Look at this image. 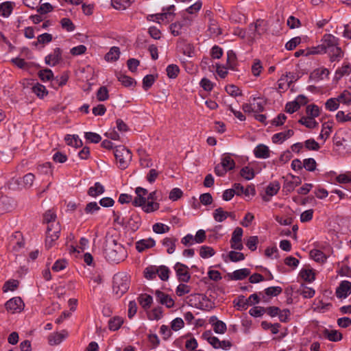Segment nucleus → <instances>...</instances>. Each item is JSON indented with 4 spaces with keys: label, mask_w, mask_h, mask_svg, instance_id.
Returning a JSON list of instances; mask_svg holds the SVG:
<instances>
[{
    "label": "nucleus",
    "mask_w": 351,
    "mask_h": 351,
    "mask_svg": "<svg viewBox=\"0 0 351 351\" xmlns=\"http://www.w3.org/2000/svg\"><path fill=\"white\" fill-rule=\"evenodd\" d=\"M52 229L47 230L46 232V239H45V247L47 249L52 247L56 241L60 237V226L58 225L56 223L52 224L50 226Z\"/></svg>",
    "instance_id": "5"
},
{
    "label": "nucleus",
    "mask_w": 351,
    "mask_h": 351,
    "mask_svg": "<svg viewBox=\"0 0 351 351\" xmlns=\"http://www.w3.org/2000/svg\"><path fill=\"white\" fill-rule=\"evenodd\" d=\"M177 241L172 237H165L162 239V244L168 254H171L175 252Z\"/></svg>",
    "instance_id": "32"
},
{
    "label": "nucleus",
    "mask_w": 351,
    "mask_h": 351,
    "mask_svg": "<svg viewBox=\"0 0 351 351\" xmlns=\"http://www.w3.org/2000/svg\"><path fill=\"white\" fill-rule=\"evenodd\" d=\"M13 208L12 201L7 196L0 197V214L11 210Z\"/></svg>",
    "instance_id": "33"
},
{
    "label": "nucleus",
    "mask_w": 351,
    "mask_h": 351,
    "mask_svg": "<svg viewBox=\"0 0 351 351\" xmlns=\"http://www.w3.org/2000/svg\"><path fill=\"white\" fill-rule=\"evenodd\" d=\"M191 287L185 283L179 284L176 289V293L178 296L182 297L191 292Z\"/></svg>",
    "instance_id": "57"
},
{
    "label": "nucleus",
    "mask_w": 351,
    "mask_h": 351,
    "mask_svg": "<svg viewBox=\"0 0 351 351\" xmlns=\"http://www.w3.org/2000/svg\"><path fill=\"white\" fill-rule=\"evenodd\" d=\"M335 117L339 123L351 121V112L346 114L345 112L340 110L337 112Z\"/></svg>",
    "instance_id": "64"
},
{
    "label": "nucleus",
    "mask_w": 351,
    "mask_h": 351,
    "mask_svg": "<svg viewBox=\"0 0 351 351\" xmlns=\"http://www.w3.org/2000/svg\"><path fill=\"white\" fill-rule=\"evenodd\" d=\"M104 191V186L100 182H97L88 189V195L92 197H96L103 194Z\"/></svg>",
    "instance_id": "34"
},
{
    "label": "nucleus",
    "mask_w": 351,
    "mask_h": 351,
    "mask_svg": "<svg viewBox=\"0 0 351 351\" xmlns=\"http://www.w3.org/2000/svg\"><path fill=\"white\" fill-rule=\"evenodd\" d=\"M114 156L119 167L124 169L127 168L132 160V154L125 147L119 145L115 148Z\"/></svg>",
    "instance_id": "4"
},
{
    "label": "nucleus",
    "mask_w": 351,
    "mask_h": 351,
    "mask_svg": "<svg viewBox=\"0 0 351 351\" xmlns=\"http://www.w3.org/2000/svg\"><path fill=\"white\" fill-rule=\"evenodd\" d=\"M15 6L13 1H5L0 3V16L3 18H8L12 13Z\"/></svg>",
    "instance_id": "24"
},
{
    "label": "nucleus",
    "mask_w": 351,
    "mask_h": 351,
    "mask_svg": "<svg viewBox=\"0 0 351 351\" xmlns=\"http://www.w3.org/2000/svg\"><path fill=\"white\" fill-rule=\"evenodd\" d=\"M249 29L253 34V38H256V36H260L263 35L267 30L265 22L262 20H257L254 24H250Z\"/></svg>",
    "instance_id": "18"
},
{
    "label": "nucleus",
    "mask_w": 351,
    "mask_h": 351,
    "mask_svg": "<svg viewBox=\"0 0 351 351\" xmlns=\"http://www.w3.org/2000/svg\"><path fill=\"white\" fill-rule=\"evenodd\" d=\"M6 310L12 314L21 313L25 307V304L20 297H14L6 302Z\"/></svg>",
    "instance_id": "7"
},
{
    "label": "nucleus",
    "mask_w": 351,
    "mask_h": 351,
    "mask_svg": "<svg viewBox=\"0 0 351 351\" xmlns=\"http://www.w3.org/2000/svg\"><path fill=\"white\" fill-rule=\"evenodd\" d=\"M252 165V164H250V165L243 167L240 171L241 176L247 180H252L255 175L261 171L260 169L255 171Z\"/></svg>",
    "instance_id": "25"
},
{
    "label": "nucleus",
    "mask_w": 351,
    "mask_h": 351,
    "mask_svg": "<svg viewBox=\"0 0 351 351\" xmlns=\"http://www.w3.org/2000/svg\"><path fill=\"white\" fill-rule=\"evenodd\" d=\"M221 164L228 170H232L235 167V162L228 154H225L221 156Z\"/></svg>",
    "instance_id": "35"
},
{
    "label": "nucleus",
    "mask_w": 351,
    "mask_h": 351,
    "mask_svg": "<svg viewBox=\"0 0 351 351\" xmlns=\"http://www.w3.org/2000/svg\"><path fill=\"white\" fill-rule=\"evenodd\" d=\"M84 136L88 142L92 143H97L101 141V136L95 132H86Z\"/></svg>",
    "instance_id": "55"
},
{
    "label": "nucleus",
    "mask_w": 351,
    "mask_h": 351,
    "mask_svg": "<svg viewBox=\"0 0 351 351\" xmlns=\"http://www.w3.org/2000/svg\"><path fill=\"white\" fill-rule=\"evenodd\" d=\"M299 79L298 75L293 73H288L286 75H283L278 80V88H282L283 86L291 87L294 82H296Z\"/></svg>",
    "instance_id": "16"
},
{
    "label": "nucleus",
    "mask_w": 351,
    "mask_h": 351,
    "mask_svg": "<svg viewBox=\"0 0 351 351\" xmlns=\"http://www.w3.org/2000/svg\"><path fill=\"white\" fill-rule=\"evenodd\" d=\"M227 64L231 69H234L237 66V56L233 50L227 52Z\"/></svg>",
    "instance_id": "56"
},
{
    "label": "nucleus",
    "mask_w": 351,
    "mask_h": 351,
    "mask_svg": "<svg viewBox=\"0 0 351 351\" xmlns=\"http://www.w3.org/2000/svg\"><path fill=\"white\" fill-rule=\"evenodd\" d=\"M234 306L239 311L246 310L248 307V300L244 296H240L233 302Z\"/></svg>",
    "instance_id": "45"
},
{
    "label": "nucleus",
    "mask_w": 351,
    "mask_h": 351,
    "mask_svg": "<svg viewBox=\"0 0 351 351\" xmlns=\"http://www.w3.org/2000/svg\"><path fill=\"white\" fill-rule=\"evenodd\" d=\"M333 126L334 122L332 121H328L323 123L318 138L322 140L323 142H325L332 133Z\"/></svg>",
    "instance_id": "19"
},
{
    "label": "nucleus",
    "mask_w": 351,
    "mask_h": 351,
    "mask_svg": "<svg viewBox=\"0 0 351 351\" xmlns=\"http://www.w3.org/2000/svg\"><path fill=\"white\" fill-rule=\"evenodd\" d=\"M167 74L169 78H176L179 72L180 69L176 64H169L166 69Z\"/></svg>",
    "instance_id": "62"
},
{
    "label": "nucleus",
    "mask_w": 351,
    "mask_h": 351,
    "mask_svg": "<svg viewBox=\"0 0 351 351\" xmlns=\"http://www.w3.org/2000/svg\"><path fill=\"white\" fill-rule=\"evenodd\" d=\"M100 209V206L96 202H90L86 205L84 213L87 215H94Z\"/></svg>",
    "instance_id": "47"
},
{
    "label": "nucleus",
    "mask_w": 351,
    "mask_h": 351,
    "mask_svg": "<svg viewBox=\"0 0 351 351\" xmlns=\"http://www.w3.org/2000/svg\"><path fill=\"white\" fill-rule=\"evenodd\" d=\"M126 223L130 227V228L135 231L138 230L141 226V220L137 215L132 214L130 216V219L127 220Z\"/></svg>",
    "instance_id": "49"
},
{
    "label": "nucleus",
    "mask_w": 351,
    "mask_h": 351,
    "mask_svg": "<svg viewBox=\"0 0 351 351\" xmlns=\"http://www.w3.org/2000/svg\"><path fill=\"white\" fill-rule=\"evenodd\" d=\"M180 51L183 53V54L192 57L194 53V48L191 44L182 42L180 44Z\"/></svg>",
    "instance_id": "54"
},
{
    "label": "nucleus",
    "mask_w": 351,
    "mask_h": 351,
    "mask_svg": "<svg viewBox=\"0 0 351 351\" xmlns=\"http://www.w3.org/2000/svg\"><path fill=\"white\" fill-rule=\"evenodd\" d=\"M104 254L108 261L119 263L127 258L128 252L122 244L112 238H108L106 241Z\"/></svg>",
    "instance_id": "2"
},
{
    "label": "nucleus",
    "mask_w": 351,
    "mask_h": 351,
    "mask_svg": "<svg viewBox=\"0 0 351 351\" xmlns=\"http://www.w3.org/2000/svg\"><path fill=\"white\" fill-rule=\"evenodd\" d=\"M210 322L213 324V330L217 334H224L227 330L226 324L218 320L217 317L213 316L210 319Z\"/></svg>",
    "instance_id": "29"
},
{
    "label": "nucleus",
    "mask_w": 351,
    "mask_h": 351,
    "mask_svg": "<svg viewBox=\"0 0 351 351\" xmlns=\"http://www.w3.org/2000/svg\"><path fill=\"white\" fill-rule=\"evenodd\" d=\"M350 73L351 64L348 61H344L341 66L336 70L335 77L337 80H339L344 75H348Z\"/></svg>",
    "instance_id": "30"
},
{
    "label": "nucleus",
    "mask_w": 351,
    "mask_h": 351,
    "mask_svg": "<svg viewBox=\"0 0 351 351\" xmlns=\"http://www.w3.org/2000/svg\"><path fill=\"white\" fill-rule=\"evenodd\" d=\"M39 77L43 82H47L53 79V73L51 69L40 70L38 73Z\"/></svg>",
    "instance_id": "63"
},
{
    "label": "nucleus",
    "mask_w": 351,
    "mask_h": 351,
    "mask_svg": "<svg viewBox=\"0 0 351 351\" xmlns=\"http://www.w3.org/2000/svg\"><path fill=\"white\" fill-rule=\"evenodd\" d=\"M231 215L232 213L225 211L222 208H217L213 213V219L217 222H223Z\"/></svg>",
    "instance_id": "31"
},
{
    "label": "nucleus",
    "mask_w": 351,
    "mask_h": 351,
    "mask_svg": "<svg viewBox=\"0 0 351 351\" xmlns=\"http://www.w3.org/2000/svg\"><path fill=\"white\" fill-rule=\"evenodd\" d=\"M280 186L278 182L274 181L268 184L266 187V195L270 197L275 195L279 191Z\"/></svg>",
    "instance_id": "44"
},
{
    "label": "nucleus",
    "mask_w": 351,
    "mask_h": 351,
    "mask_svg": "<svg viewBox=\"0 0 351 351\" xmlns=\"http://www.w3.org/2000/svg\"><path fill=\"white\" fill-rule=\"evenodd\" d=\"M250 271L247 268L237 269L228 274V278L232 280H241L250 276Z\"/></svg>",
    "instance_id": "26"
},
{
    "label": "nucleus",
    "mask_w": 351,
    "mask_h": 351,
    "mask_svg": "<svg viewBox=\"0 0 351 351\" xmlns=\"http://www.w3.org/2000/svg\"><path fill=\"white\" fill-rule=\"evenodd\" d=\"M335 294L339 299H346L351 294V282L341 281L336 289Z\"/></svg>",
    "instance_id": "11"
},
{
    "label": "nucleus",
    "mask_w": 351,
    "mask_h": 351,
    "mask_svg": "<svg viewBox=\"0 0 351 351\" xmlns=\"http://www.w3.org/2000/svg\"><path fill=\"white\" fill-rule=\"evenodd\" d=\"M321 46L324 47V51L326 53V51L332 47L339 45V39L330 34H326L323 36L321 40Z\"/></svg>",
    "instance_id": "10"
},
{
    "label": "nucleus",
    "mask_w": 351,
    "mask_h": 351,
    "mask_svg": "<svg viewBox=\"0 0 351 351\" xmlns=\"http://www.w3.org/2000/svg\"><path fill=\"white\" fill-rule=\"evenodd\" d=\"M136 197L133 199L132 204L134 206L141 207L143 210L147 213L154 212L159 209V204L156 202V192L148 191L142 187H137L135 189Z\"/></svg>",
    "instance_id": "1"
},
{
    "label": "nucleus",
    "mask_w": 351,
    "mask_h": 351,
    "mask_svg": "<svg viewBox=\"0 0 351 351\" xmlns=\"http://www.w3.org/2000/svg\"><path fill=\"white\" fill-rule=\"evenodd\" d=\"M243 233V231L241 228L237 227L234 229V230L232 232V238L230 240L232 248L237 250H241L243 248V245L241 242Z\"/></svg>",
    "instance_id": "12"
},
{
    "label": "nucleus",
    "mask_w": 351,
    "mask_h": 351,
    "mask_svg": "<svg viewBox=\"0 0 351 351\" xmlns=\"http://www.w3.org/2000/svg\"><path fill=\"white\" fill-rule=\"evenodd\" d=\"M153 231L156 234H164L169 231L170 228L162 223H156L152 226Z\"/></svg>",
    "instance_id": "61"
},
{
    "label": "nucleus",
    "mask_w": 351,
    "mask_h": 351,
    "mask_svg": "<svg viewBox=\"0 0 351 351\" xmlns=\"http://www.w3.org/2000/svg\"><path fill=\"white\" fill-rule=\"evenodd\" d=\"M44 220L47 223V230L52 229L50 226L56 223L60 225L59 222L56 220V215L51 210H47L44 215Z\"/></svg>",
    "instance_id": "37"
},
{
    "label": "nucleus",
    "mask_w": 351,
    "mask_h": 351,
    "mask_svg": "<svg viewBox=\"0 0 351 351\" xmlns=\"http://www.w3.org/2000/svg\"><path fill=\"white\" fill-rule=\"evenodd\" d=\"M120 56V50L117 47H112L110 51L106 54L105 59L107 61H116Z\"/></svg>",
    "instance_id": "42"
},
{
    "label": "nucleus",
    "mask_w": 351,
    "mask_h": 351,
    "mask_svg": "<svg viewBox=\"0 0 351 351\" xmlns=\"http://www.w3.org/2000/svg\"><path fill=\"white\" fill-rule=\"evenodd\" d=\"M162 310L161 307H156L147 313L149 319L158 320L162 317Z\"/></svg>",
    "instance_id": "58"
},
{
    "label": "nucleus",
    "mask_w": 351,
    "mask_h": 351,
    "mask_svg": "<svg viewBox=\"0 0 351 351\" xmlns=\"http://www.w3.org/2000/svg\"><path fill=\"white\" fill-rule=\"evenodd\" d=\"M156 300L160 304L165 306L168 308H173L175 305L174 300L168 294L160 291H155Z\"/></svg>",
    "instance_id": "13"
},
{
    "label": "nucleus",
    "mask_w": 351,
    "mask_h": 351,
    "mask_svg": "<svg viewBox=\"0 0 351 351\" xmlns=\"http://www.w3.org/2000/svg\"><path fill=\"white\" fill-rule=\"evenodd\" d=\"M326 53H328L331 62H339L344 56V52L339 45L329 49Z\"/></svg>",
    "instance_id": "17"
},
{
    "label": "nucleus",
    "mask_w": 351,
    "mask_h": 351,
    "mask_svg": "<svg viewBox=\"0 0 351 351\" xmlns=\"http://www.w3.org/2000/svg\"><path fill=\"white\" fill-rule=\"evenodd\" d=\"M294 132L292 130H287L279 133H276L272 136V142L276 144H281L287 139L293 135Z\"/></svg>",
    "instance_id": "27"
},
{
    "label": "nucleus",
    "mask_w": 351,
    "mask_h": 351,
    "mask_svg": "<svg viewBox=\"0 0 351 351\" xmlns=\"http://www.w3.org/2000/svg\"><path fill=\"white\" fill-rule=\"evenodd\" d=\"M202 336L213 348H219L220 340L217 337L213 336L210 331L205 332Z\"/></svg>",
    "instance_id": "41"
},
{
    "label": "nucleus",
    "mask_w": 351,
    "mask_h": 351,
    "mask_svg": "<svg viewBox=\"0 0 351 351\" xmlns=\"http://www.w3.org/2000/svg\"><path fill=\"white\" fill-rule=\"evenodd\" d=\"M329 71L324 67L315 69L310 75V79L314 82H319L328 77Z\"/></svg>",
    "instance_id": "21"
},
{
    "label": "nucleus",
    "mask_w": 351,
    "mask_h": 351,
    "mask_svg": "<svg viewBox=\"0 0 351 351\" xmlns=\"http://www.w3.org/2000/svg\"><path fill=\"white\" fill-rule=\"evenodd\" d=\"M9 249L14 253H20L24 247V241L20 232L12 234L9 241Z\"/></svg>",
    "instance_id": "8"
},
{
    "label": "nucleus",
    "mask_w": 351,
    "mask_h": 351,
    "mask_svg": "<svg viewBox=\"0 0 351 351\" xmlns=\"http://www.w3.org/2000/svg\"><path fill=\"white\" fill-rule=\"evenodd\" d=\"M336 182L337 184H348L351 186V173L339 174L338 177H336Z\"/></svg>",
    "instance_id": "51"
},
{
    "label": "nucleus",
    "mask_w": 351,
    "mask_h": 351,
    "mask_svg": "<svg viewBox=\"0 0 351 351\" xmlns=\"http://www.w3.org/2000/svg\"><path fill=\"white\" fill-rule=\"evenodd\" d=\"M138 302L141 306L147 310L151 307L153 303V298L147 294L141 295L138 298Z\"/></svg>",
    "instance_id": "43"
},
{
    "label": "nucleus",
    "mask_w": 351,
    "mask_h": 351,
    "mask_svg": "<svg viewBox=\"0 0 351 351\" xmlns=\"http://www.w3.org/2000/svg\"><path fill=\"white\" fill-rule=\"evenodd\" d=\"M253 153L257 158L266 159L270 156L269 148L263 144H259L255 147Z\"/></svg>",
    "instance_id": "23"
},
{
    "label": "nucleus",
    "mask_w": 351,
    "mask_h": 351,
    "mask_svg": "<svg viewBox=\"0 0 351 351\" xmlns=\"http://www.w3.org/2000/svg\"><path fill=\"white\" fill-rule=\"evenodd\" d=\"M63 61L62 51L56 47L53 51L45 58V64L50 66H55Z\"/></svg>",
    "instance_id": "9"
},
{
    "label": "nucleus",
    "mask_w": 351,
    "mask_h": 351,
    "mask_svg": "<svg viewBox=\"0 0 351 351\" xmlns=\"http://www.w3.org/2000/svg\"><path fill=\"white\" fill-rule=\"evenodd\" d=\"M156 241L154 239L149 237L141 239L136 242V249L138 252H142L147 249L154 247Z\"/></svg>",
    "instance_id": "20"
},
{
    "label": "nucleus",
    "mask_w": 351,
    "mask_h": 351,
    "mask_svg": "<svg viewBox=\"0 0 351 351\" xmlns=\"http://www.w3.org/2000/svg\"><path fill=\"white\" fill-rule=\"evenodd\" d=\"M302 183V180L300 177L295 176H287L283 185V189L287 193L293 191L298 186Z\"/></svg>",
    "instance_id": "14"
},
{
    "label": "nucleus",
    "mask_w": 351,
    "mask_h": 351,
    "mask_svg": "<svg viewBox=\"0 0 351 351\" xmlns=\"http://www.w3.org/2000/svg\"><path fill=\"white\" fill-rule=\"evenodd\" d=\"M306 112L308 117L315 119L319 116L320 110L317 106L311 104L306 106Z\"/></svg>",
    "instance_id": "59"
},
{
    "label": "nucleus",
    "mask_w": 351,
    "mask_h": 351,
    "mask_svg": "<svg viewBox=\"0 0 351 351\" xmlns=\"http://www.w3.org/2000/svg\"><path fill=\"white\" fill-rule=\"evenodd\" d=\"M324 335L331 341H339L342 339V335L337 330H325Z\"/></svg>",
    "instance_id": "40"
},
{
    "label": "nucleus",
    "mask_w": 351,
    "mask_h": 351,
    "mask_svg": "<svg viewBox=\"0 0 351 351\" xmlns=\"http://www.w3.org/2000/svg\"><path fill=\"white\" fill-rule=\"evenodd\" d=\"M215 254L214 249L210 246L203 245L199 249V256L203 258H208Z\"/></svg>",
    "instance_id": "52"
},
{
    "label": "nucleus",
    "mask_w": 351,
    "mask_h": 351,
    "mask_svg": "<svg viewBox=\"0 0 351 351\" xmlns=\"http://www.w3.org/2000/svg\"><path fill=\"white\" fill-rule=\"evenodd\" d=\"M339 103L338 98H330L325 103V107L329 111H335L338 109Z\"/></svg>",
    "instance_id": "60"
},
{
    "label": "nucleus",
    "mask_w": 351,
    "mask_h": 351,
    "mask_svg": "<svg viewBox=\"0 0 351 351\" xmlns=\"http://www.w3.org/2000/svg\"><path fill=\"white\" fill-rule=\"evenodd\" d=\"M123 319L121 317H115L110 319L108 325L110 330H117L123 324Z\"/></svg>",
    "instance_id": "53"
},
{
    "label": "nucleus",
    "mask_w": 351,
    "mask_h": 351,
    "mask_svg": "<svg viewBox=\"0 0 351 351\" xmlns=\"http://www.w3.org/2000/svg\"><path fill=\"white\" fill-rule=\"evenodd\" d=\"M176 277L180 282H188L191 279L189 268L186 265L180 262L176 263L173 266Z\"/></svg>",
    "instance_id": "6"
},
{
    "label": "nucleus",
    "mask_w": 351,
    "mask_h": 351,
    "mask_svg": "<svg viewBox=\"0 0 351 351\" xmlns=\"http://www.w3.org/2000/svg\"><path fill=\"white\" fill-rule=\"evenodd\" d=\"M67 337V331L62 330L59 332H54L51 334L48 337V341L51 346H55L60 343Z\"/></svg>",
    "instance_id": "22"
},
{
    "label": "nucleus",
    "mask_w": 351,
    "mask_h": 351,
    "mask_svg": "<svg viewBox=\"0 0 351 351\" xmlns=\"http://www.w3.org/2000/svg\"><path fill=\"white\" fill-rule=\"evenodd\" d=\"M256 112H261L264 109L265 101L261 97H253L250 99Z\"/></svg>",
    "instance_id": "48"
},
{
    "label": "nucleus",
    "mask_w": 351,
    "mask_h": 351,
    "mask_svg": "<svg viewBox=\"0 0 351 351\" xmlns=\"http://www.w3.org/2000/svg\"><path fill=\"white\" fill-rule=\"evenodd\" d=\"M117 79L121 82V85L129 87V86H134L136 84V81L134 78L125 75L124 74L119 73L117 75Z\"/></svg>",
    "instance_id": "38"
},
{
    "label": "nucleus",
    "mask_w": 351,
    "mask_h": 351,
    "mask_svg": "<svg viewBox=\"0 0 351 351\" xmlns=\"http://www.w3.org/2000/svg\"><path fill=\"white\" fill-rule=\"evenodd\" d=\"M310 256L315 261L318 263H324L326 260V256L319 250H312L310 252Z\"/></svg>",
    "instance_id": "46"
},
{
    "label": "nucleus",
    "mask_w": 351,
    "mask_h": 351,
    "mask_svg": "<svg viewBox=\"0 0 351 351\" xmlns=\"http://www.w3.org/2000/svg\"><path fill=\"white\" fill-rule=\"evenodd\" d=\"M299 123L309 129H313L318 125L315 119L308 116L302 117L299 120Z\"/></svg>",
    "instance_id": "36"
},
{
    "label": "nucleus",
    "mask_w": 351,
    "mask_h": 351,
    "mask_svg": "<svg viewBox=\"0 0 351 351\" xmlns=\"http://www.w3.org/2000/svg\"><path fill=\"white\" fill-rule=\"evenodd\" d=\"M298 277L304 282L311 283L315 279V271L313 268L306 266L300 269Z\"/></svg>",
    "instance_id": "15"
},
{
    "label": "nucleus",
    "mask_w": 351,
    "mask_h": 351,
    "mask_svg": "<svg viewBox=\"0 0 351 351\" xmlns=\"http://www.w3.org/2000/svg\"><path fill=\"white\" fill-rule=\"evenodd\" d=\"M170 269L165 265H149L143 271L144 277L149 280H153L157 276L162 281H167L169 278Z\"/></svg>",
    "instance_id": "3"
},
{
    "label": "nucleus",
    "mask_w": 351,
    "mask_h": 351,
    "mask_svg": "<svg viewBox=\"0 0 351 351\" xmlns=\"http://www.w3.org/2000/svg\"><path fill=\"white\" fill-rule=\"evenodd\" d=\"M175 10L174 5H170L167 8H163L162 13L156 14V16L158 19H160L162 21H167V23L173 21V12Z\"/></svg>",
    "instance_id": "28"
},
{
    "label": "nucleus",
    "mask_w": 351,
    "mask_h": 351,
    "mask_svg": "<svg viewBox=\"0 0 351 351\" xmlns=\"http://www.w3.org/2000/svg\"><path fill=\"white\" fill-rule=\"evenodd\" d=\"M301 295L304 298H311L315 294V291L311 287H308L304 285H301L300 288Z\"/></svg>",
    "instance_id": "50"
},
{
    "label": "nucleus",
    "mask_w": 351,
    "mask_h": 351,
    "mask_svg": "<svg viewBox=\"0 0 351 351\" xmlns=\"http://www.w3.org/2000/svg\"><path fill=\"white\" fill-rule=\"evenodd\" d=\"M64 140L67 145L72 147H77L81 146L82 144L81 139L79 138L77 135L75 134H67L64 137Z\"/></svg>",
    "instance_id": "39"
}]
</instances>
